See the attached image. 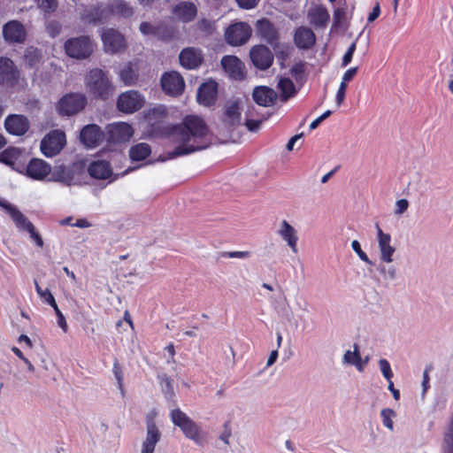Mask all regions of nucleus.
<instances>
[{"mask_svg": "<svg viewBox=\"0 0 453 453\" xmlns=\"http://www.w3.org/2000/svg\"><path fill=\"white\" fill-rule=\"evenodd\" d=\"M170 134L180 145L168 153L169 158L205 150L211 144L212 140V134L204 120L195 115L186 116L181 124L171 128Z\"/></svg>", "mask_w": 453, "mask_h": 453, "instance_id": "obj_1", "label": "nucleus"}, {"mask_svg": "<svg viewBox=\"0 0 453 453\" xmlns=\"http://www.w3.org/2000/svg\"><path fill=\"white\" fill-rule=\"evenodd\" d=\"M170 418L174 426H178L184 436L193 441L197 446L203 447L207 443V433L180 409H174L170 413Z\"/></svg>", "mask_w": 453, "mask_h": 453, "instance_id": "obj_2", "label": "nucleus"}, {"mask_svg": "<svg viewBox=\"0 0 453 453\" xmlns=\"http://www.w3.org/2000/svg\"><path fill=\"white\" fill-rule=\"evenodd\" d=\"M85 85L90 94L104 100L107 99L113 91V86L107 73L99 68L88 72L85 77Z\"/></svg>", "mask_w": 453, "mask_h": 453, "instance_id": "obj_3", "label": "nucleus"}, {"mask_svg": "<svg viewBox=\"0 0 453 453\" xmlns=\"http://www.w3.org/2000/svg\"><path fill=\"white\" fill-rule=\"evenodd\" d=\"M65 54L71 58L84 60L94 52L96 43L88 35L71 37L64 44Z\"/></svg>", "mask_w": 453, "mask_h": 453, "instance_id": "obj_4", "label": "nucleus"}, {"mask_svg": "<svg viewBox=\"0 0 453 453\" xmlns=\"http://www.w3.org/2000/svg\"><path fill=\"white\" fill-rule=\"evenodd\" d=\"M65 145V134L63 131L56 129L48 133L41 142V151L47 157L58 154Z\"/></svg>", "mask_w": 453, "mask_h": 453, "instance_id": "obj_5", "label": "nucleus"}, {"mask_svg": "<svg viewBox=\"0 0 453 453\" xmlns=\"http://www.w3.org/2000/svg\"><path fill=\"white\" fill-rule=\"evenodd\" d=\"M87 104V98L80 93H71L64 96L58 104L60 115L72 116L82 111Z\"/></svg>", "mask_w": 453, "mask_h": 453, "instance_id": "obj_6", "label": "nucleus"}, {"mask_svg": "<svg viewBox=\"0 0 453 453\" xmlns=\"http://www.w3.org/2000/svg\"><path fill=\"white\" fill-rule=\"evenodd\" d=\"M101 39L106 53L115 54L127 47L125 36L114 28L103 29Z\"/></svg>", "mask_w": 453, "mask_h": 453, "instance_id": "obj_7", "label": "nucleus"}, {"mask_svg": "<svg viewBox=\"0 0 453 453\" xmlns=\"http://www.w3.org/2000/svg\"><path fill=\"white\" fill-rule=\"evenodd\" d=\"M144 104V97L135 90H129L119 95L117 108L125 113H133L139 111Z\"/></svg>", "mask_w": 453, "mask_h": 453, "instance_id": "obj_8", "label": "nucleus"}, {"mask_svg": "<svg viewBox=\"0 0 453 453\" xmlns=\"http://www.w3.org/2000/svg\"><path fill=\"white\" fill-rule=\"evenodd\" d=\"M162 433L152 418L146 419V434L141 443V453H155L156 447L161 441Z\"/></svg>", "mask_w": 453, "mask_h": 453, "instance_id": "obj_9", "label": "nucleus"}, {"mask_svg": "<svg viewBox=\"0 0 453 453\" xmlns=\"http://www.w3.org/2000/svg\"><path fill=\"white\" fill-rule=\"evenodd\" d=\"M251 35V27L245 22L231 25L225 33L226 42L234 46L242 45Z\"/></svg>", "mask_w": 453, "mask_h": 453, "instance_id": "obj_10", "label": "nucleus"}, {"mask_svg": "<svg viewBox=\"0 0 453 453\" xmlns=\"http://www.w3.org/2000/svg\"><path fill=\"white\" fill-rule=\"evenodd\" d=\"M4 126L9 134L23 136L30 129V121L23 114H9L4 119Z\"/></svg>", "mask_w": 453, "mask_h": 453, "instance_id": "obj_11", "label": "nucleus"}, {"mask_svg": "<svg viewBox=\"0 0 453 453\" xmlns=\"http://www.w3.org/2000/svg\"><path fill=\"white\" fill-rule=\"evenodd\" d=\"M19 76L20 72L14 62L7 57H0V84L13 87Z\"/></svg>", "mask_w": 453, "mask_h": 453, "instance_id": "obj_12", "label": "nucleus"}, {"mask_svg": "<svg viewBox=\"0 0 453 453\" xmlns=\"http://www.w3.org/2000/svg\"><path fill=\"white\" fill-rule=\"evenodd\" d=\"M133 134V127L129 124L126 122H116L107 127L105 138L108 142H125L129 141Z\"/></svg>", "mask_w": 453, "mask_h": 453, "instance_id": "obj_13", "label": "nucleus"}, {"mask_svg": "<svg viewBox=\"0 0 453 453\" xmlns=\"http://www.w3.org/2000/svg\"><path fill=\"white\" fill-rule=\"evenodd\" d=\"M376 233L380 260L385 263L393 262L395 248L391 244V235L383 232L378 224H376Z\"/></svg>", "mask_w": 453, "mask_h": 453, "instance_id": "obj_14", "label": "nucleus"}, {"mask_svg": "<svg viewBox=\"0 0 453 453\" xmlns=\"http://www.w3.org/2000/svg\"><path fill=\"white\" fill-rule=\"evenodd\" d=\"M250 57L253 65L260 70L268 69L273 62L272 51L265 45H256L251 48Z\"/></svg>", "mask_w": 453, "mask_h": 453, "instance_id": "obj_15", "label": "nucleus"}, {"mask_svg": "<svg viewBox=\"0 0 453 453\" xmlns=\"http://www.w3.org/2000/svg\"><path fill=\"white\" fill-rule=\"evenodd\" d=\"M161 86L166 94L179 96L184 91L185 82L177 72H171L162 76Z\"/></svg>", "mask_w": 453, "mask_h": 453, "instance_id": "obj_16", "label": "nucleus"}, {"mask_svg": "<svg viewBox=\"0 0 453 453\" xmlns=\"http://www.w3.org/2000/svg\"><path fill=\"white\" fill-rule=\"evenodd\" d=\"M104 138V133L102 132L100 127L96 124H89L85 126L80 133L81 142L87 148H96L101 143Z\"/></svg>", "mask_w": 453, "mask_h": 453, "instance_id": "obj_17", "label": "nucleus"}, {"mask_svg": "<svg viewBox=\"0 0 453 453\" xmlns=\"http://www.w3.org/2000/svg\"><path fill=\"white\" fill-rule=\"evenodd\" d=\"M221 65L228 76L234 80L241 81L245 77L243 63L235 56H225L221 59Z\"/></svg>", "mask_w": 453, "mask_h": 453, "instance_id": "obj_18", "label": "nucleus"}, {"mask_svg": "<svg viewBox=\"0 0 453 453\" xmlns=\"http://www.w3.org/2000/svg\"><path fill=\"white\" fill-rule=\"evenodd\" d=\"M3 35L8 42L21 43L26 39L27 32L19 21L11 20L4 26Z\"/></svg>", "mask_w": 453, "mask_h": 453, "instance_id": "obj_19", "label": "nucleus"}, {"mask_svg": "<svg viewBox=\"0 0 453 453\" xmlns=\"http://www.w3.org/2000/svg\"><path fill=\"white\" fill-rule=\"evenodd\" d=\"M51 173V166L40 158H33L26 167V175L35 180H44Z\"/></svg>", "mask_w": 453, "mask_h": 453, "instance_id": "obj_20", "label": "nucleus"}, {"mask_svg": "<svg viewBox=\"0 0 453 453\" xmlns=\"http://www.w3.org/2000/svg\"><path fill=\"white\" fill-rule=\"evenodd\" d=\"M293 41L299 50H310L316 42V36L311 28L301 26L296 28Z\"/></svg>", "mask_w": 453, "mask_h": 453, "instance_id": "obj_21", "label": "nucleus"}, {"mask_svg": "<svg viewBox=\"0 0 453 453\" xmlns=\"http://www.w3.org/2000/svg\"><path fill=\"white\" fill-rule=\"evenodd\" d=\"M256 29L257 35L271 46H274L279 42L278 29L268 19L257 20Z\"/></svg>", "mask_w": 453, "mask_h": 453, "instance_id": "obj_22", "label": "nucleus"}, {"mask_svg": "<svg viewBox=\"0 0 453 453\" xmlns=\"http://www.w3.org/2000/svg\"><path fill=\"white\" fill-rule=\"evenodd\" d=\"M218 95V83L209 81L203 83L197 90V101L204 106H211L215 104Z\"/></svg>", "mask_w": 453, "mask_h": 453, "instance_id": "obj_23", "label": "nucleus"}, {"mask_svg": "<svg viewBox=\"0 0 453 453\" xmlns=\"http://www.w3.org/2000/svg\"><path fill=\"white\" fill-rule=\"evenodd\" d=\"M277 234L287 243L294 254L298 252L297 242L299 238L297 231L287 220L284 219L280 222Z\"/></svg>", "mask_w": 453, "mask_h": 453, "instance_id": "obj_24", "label": "nucleus"}, {"mask_svg": "<svg viewBox=\"0 0 453 453\" xmlns=\"http://www.w3.org/2000/svg\"><path fill=\"white\" fill-rule=\"evenodd\" d=\"M180 65L187 69H196L203 62L202 51L196 48L183 49L179 56Z\"/></svg>", "mask_w": 453, "mask_h": 453, "instance_id": "obj_25", "label": "nucleus"}, {"mask_svg": "<svg viewBox=\"0 0 453 453\" xmlns=\"http://www.w3.org/2000/svg\"><path fill=\"white\" fill-rule=\"evenodd\" d=\"M242 112L237 101H229L225 104L222 121L228 127H236L241 123Z\"/></svg>", "mask_w": 453, "mask_h": 453, "instance_id": "obj_26", "label": "nucleus"}, {"mask_svg": "<svg viewBox=\"0 0 453 453\" xmlns=\"http://www.w3.org/2000/svg\"><path fill=\"white\" fill-rule=\"evenodd\" d=\"M252 96L258 105L264 107L273 105L278 98L277 93L273 88L265 86L256 87Z\"/></svg>", "mask_w": 453, "mask_h": 453, "instance_id": "obj_27", "label": "nucleus"}, {"mask_svg": "<svg viewBox=\"0 0 453 453\" xmlns=\"http://www.w3.org/2000/svg\"><path fill=\"white\" fill-rule=\"evenodd\" d=\"M81 19L89 24L102 23L109 19L108 8L99 5L86 7L81 13Z\"/></svg>", "mask_w": 453, "mask_h": 453, "instance_id": "obj_28", "label": "nucleus"}, {"mask_svg": "<svg viewBox=\"0 0 453 453\" xmlns=\"http://www.w3.org/2000/svg\"><path fill=\"white\" fill-rule=\"evenodd\" d=\"M307 17L310 23L318 28L326 27L330 19L326 8L322 5H317L310 9Z\"/></svg>", "mask_w": 453, "mask_h": 453, "instance_id": "obj_29", "label": "nucleus"}, {"mask_svg": "<svg viewBox=\"0 0 453 453\" xmlns=\"http://www.w3.org/2000/svg\"><path fill=\"white\" fill-rule=\"evenodd\" d=\"M107 8L109 17L111 15H116L127 19L132 17L134 13V7L124 0H113L111 4H108Z\"/></svg>", "mask_w": 453, "mask_h": 453, "instance_id": "obj_30", "label": "nucleus"}, {"mask_svg": "<svg viewBox=\"0 0 453 453\" xmlns=\"http://www.w3.org/2000/svg\"><path fill=\"white\" fill-rule=\"evenodd\" d=\"M173 14L183 22H189L196 16V6L191 2H180L173 7Z\"/></svg>", "mask_w": 453, "mask_h": 453, "instance_id": "obj_31", "label": "nucleus"}, {"mask_svg": "<svg viewBox=\"0 0 453 453\" xmlns=\"http://www.w3.org/2000/svg\"><path fill=\"white\" fill-rule=\"evenodd\" d=\"M88 172L92 178L105 180L111 175V168L109 162L104 160H96L89 164Z\"/></svg>", "mask_w": 453, "mask_h": 453, "instance_id": "obj_32", "label": "nucleus"}, {"mask_svg": "<svg viewBox=\"0 0 453 453\" xmlns=\"http://www.w3.org/2000/svg\"><path fill=\"white\" fill-rule=\"evenodd\" d=\"M138 65L136 63L129 62L119 71V78L127 86L135 84L138 80Z\"/></svg>", "mask_w": 453, "mask_h": 453, "instance_id": "obj_33", "label": "nucleus"}, {"mask_svg": "<svg viewBox=\"0 0 453 453\" xmlns=\"http://www.w3.org/2000/svg\"><path fill=\"white\" fill-rule=\"evenodd\" d=\"M12 219L14 221L16 226L23 231L27 230H32V226H34L27 217H25L17 207L11 204L10 206H7V209L5 211Z\"/></svg>", "mask_w": 453, "mask_h": 453, "instance_id": "obj_34", "label": "nucleus"}, {"mask_svg": "<svg viewBox=\"0 0 453 453\" xmlns=\"http://www.w3.org/2000/svg\"><path fill=\"white\" fill-rule=\"evenodd\" d=\"M67 173L70 186L81 183L85 174V163L82 161L73 162L70 166H67Z\"/></svg>", "mask_w": 453, "mask_h": 453, "instance_id": "obj_35", "label": "nucleus"}, {"mask_svg": "<svg viewBox=\"0 0 453 453\" xmlns=\"http://www.w3.org/2000/svg\"><path fill=\"white\" fill-rule=\"evenodd\" d=\"M277 88L280 90V99L281 102H286L296 94L295 84L289 78H280Z\"/></svg>", "mask_w": 453, "mask_h": 453, "instance_id": "obj_36", "label": "nucleus"}, {"mask_svg": "<svg viewBox=\"0 0 453 453\" xmlns=\"http://www.w3.org/2000/svg\"><path fill=\"white\" fill-rule=\"evenodd\" d=\"M151 153V148L148 143L141 142L134 145L129 150V157L132 161L146 159Z\"/></svg>", "mask_w": 453, "mask_h": 453, "instance_id": "obj_37", "label": "nucleus"}, {"mask_svg": "<svg viewBox=\"0 0 453 453\" xmlns=\"http://www.w3.org/2000/svg\"><path fill=\"white\" fill-rule=\"evenodd\" d=\"M273 50L275 51V56L279 64L281 67L285 66V62L290 58L293 49L291 46L286 43H279L275 44Z\"/></svg>", "mask_w": 453, "mask_h": 453, "instance_id": "obj_38", "label": "nucleus"}, {"mask_svg": "<svg viewBox=\"0 0 453 453\" xmlns=\"http://www.w3.org/2000/svg\"><path fill=\"white\" fill-rule=\"evenodd\" d=\"M42 55L40 50L35 48H27L24 54V62L26 67H35L41 61Z\"/></svg>", "mask_w": 453, "mask_h": 453, "instance_id": "obj_39", "label": "nucleus"}, {"mask_svg": "<svg viewBox=\"0 0 453 453\" xmlns=\"http://www.w3.org/2000/svg\"><path fill=\"white\" fill-rule=\"evenodd\" d=\"M21 151L19 149L8 148L1 153L0 162L8 165H13L16 161H19Z\"/></svg>", "mask_w": 453, "mask_h": 453, "instance_id": "obj_40", "label": "nucleus"}, {"mask_svg": "<svg viewBox=\"0 0 453 453\" xmlns=\"http://www.w3.org/2000/svg\"><path fill=\"white\" fill-rule=\"evenodd\" d=\"M443 448L445 453H453V413L443 434Z\"/></svg>", "mask_w": 453, "mask_h": 453, "instance_id": "obj_41", "label": "nucleus"}, {"mask_svg": "<svg viewBox=\"0 0 453 453\" xmlns=\"http://www.w3.org/2000/svg\"><path fill=\"white\" fill-rule=\"evenodd\" d=\"M51 180L69 185V179L67 173V166L59 165L57 166L51 173Z\"/></svg>", "mask_w": 453, "mask_h": 453, "instance_id": "obj_42", "label": "nucleus"}, {"mask_svg": "<svg viewBox=\"0 0 453 453\" xmlns=\"http://www.w3.org/2000/svg\"><path fill=\"white\" fill-rule=\"evenodd\" d=\"M35 286L36 293L44 303L50 305L51 307L56 306L57 303L50 289H42L36 280H35Z\"/></svg>", "mask_w": 453, "mask_h": 453, "instance_id": "obj_43", "label": "nucleus"}, {"mask_svg": "<svg viewBox=\"0 0 453 453\" xmlns=\"http://www.w3.org/2000/svg\"><path fill=\"white\" fill-rule=\"evenodd\" d=\"M37 7L44 13L50 14L54 12L58 5V0H35Z\"/></svg>", "mask_w": 453, "mask_h": 453, "instance_id": "obj_44", "label": "nucleus"}, {"mask_svg": "<svg viewBox=\"0 0 453 453\" xmlns=\"http://www.w3.org/2000/svg\"><path fill=\"white\" fill-rule=\"evenodd\" d=\"M380 416L383 425L390 431L394 429L393 418L395 417V412L390 408L381 410Z\"/></svg>", "mask_w": 453, "mask_h": 453, "instance_id": "obj_45", "label": "nucleus"}, {"mask_svg": "<svg viewBox=\"0 0 453 453\" xmlns=\"http://www.w3.org/2000/svg\"><path fill=\"white\" fill-rule=\"evenodd\" d=\"M354 350H346L343 357H342V363L346 365H353L357 361L360 357V352L357 344H354Z\"/></svg>", "mask_w": 453, "mask_h": 453, "instance_id": "obj_46", "label": "nucleus"}, {"mask_svg": "<svg viewBox=\"0 0 453 453\" xmlns=\"http://www.w3.org/2000/svg\"><path fill=\"white\" fill-rule=\"evenodd\" d=\"M140 32L143 35H159L160 26H154L150 22L144 21L140 24Z\"/></svg>", "mask_w": 453, "mask_h": 453, "instance_id": "obj_47", "label": "nucleus"}, {"mask_svg": "<svg viewBox=\"0 0 453 453\" xmlns=\"http://www.w3.org/2000/svg\"><path fill=\"white\" fill-rule=\"evenodd\" d=\"M253 117V112L251 111H249L247 112V119L245 121V126L251 132H256L259 129L261 123L265 119H251Z\"/></svg>", "mask_w": 453, "mask_h": 453, "instance_id": "obj_48", "label": "nucleus"}, {"mask_svg": "<svg viewBox=\"0 0 453 453\" xmlns=\"http://www.w3.org/2000/svg\"><path fill=\"white\" fill-rule=\"evenodd\" d=\"M379 366H380V370L383 377L387 380H392L394 374H393L389 362L385 358H381L379 360Z\"/></svg>", "mask_w": 453, "mask_h": 453, "instance_id": "obj_49", "label": "nucleus"}, {"mask_svg": "<svg viewBox=\"0 0 453 453\" xmlns=\"http://www.w3.org/2000/svg\"><path fill=\"white\" fill-rule=\"evenodd\" d=\"M304 72L305 63L303 61L296 63L290 69V73L296 79V81L301 80L304 74Z\"/></svg>", "mask_w": 453, "mask_h": 453, "instance_id": "obj_50", "label": "nucleus"}, {"mask_svg": "<svg viewBox=\"0 0 453 453\" xmlns=\"http://www.w3.org/2000/svg\"><path fill=\"white\" fill-rule=\"evenodd\" d=\"M112 372L114 374L115 379L117 380L118 388L121 392H123V372L118 360H115L113 363Z\"/></svg>", "mask_w": 453, "mask_h": 453, "instance_id": "obj_51", "label": "nucleus"}, {"mask_svg": "<svg viewBox=\"0 0 453 453\" xmlns=\"http://www.w3.org/2000/svg\"><path fill=\"white\" fill-rule=\"evenodd\" d=\"M351 248L352 250L357 253V255L358 256V257L364 261L365 263L368 264V265H372V262L369 259L368 256L366 255L365 252L363 251V250L361 249V245L359 243L358 241L357 240H354L352 242H351Z\"/></svg>", "mask_w": 453, "mask_h": 453, "instance_id": "obj_52", "label": "nucleus"}, {"mask_svg": "<svg viewBox=\"0 0 453 453\" xmlns=\"http://www.w3.org/2000/svg\"><path fill=\"white\" fill-rule=\"evenodd\" d=\"M55 311V313H56V316H57V322H58V326L64 331V332H66L67 331V328H68V326H67V323H66V320H65V316L63 315V313L61 312V311L59 310L58 304H56V306H53L52 307Z\"/></svg>", "mask_w": 453, "mask_h": 453, "instance_id": "obj_53", "label": "nucleus"}, {"mask_svg": "<svg viewBox=\"0 0 453 453\" xmlns=\"http://www.w3.org/2000/svg\"><path fill=\"white\" fill-rule=\"evenodd\" d=\"M409 208V202L407 199H399L395 202V214L402 215Z\"/></svg>", "mask_w": 453, "mask_h": 453, "instance_id": "obj_54", "label": "nucleus"}, {"mask_svg": "<svg viewBox=\"0 0 453 453\" xmlns=\"http://www.w3.org/2000/svg\"><path fill=\"white\" fill-rule=\"evenodd\" d=\"M47 33L51 37H56L61 31V25L58 21H50L46 26Z\"/></svg>", "mask_w": 453, "mask_h": 453, "instance_id": "obj_55", "label": "nucleus"}, {"mask_svg": "<svg viewBox=\"0 0 453 453\" xmlns=\"http://www.w3.org/2000/svg\"><path fill=\"white\" fill-rule=\"evenodd\" d=\"M356 50V42H353L349 49L347 50V51L345 52L343 58H342V66H347L350 62H351V59L353 58V54Z\"/></svg>", "mask_w": 453, "mask_h": 453, "instance_id": "obj_56", "label": "nucleus"}, {"mask_svg": "<svg viewBox=\"0 0 453 453\" xmlns=\"http://www.w3.org/2000/svg\"><path fill=\"white\" fill-rule=\"evenodd\" d=\"M346 88L347 84L342 81L335 96V102L338 106L342 104L345 98Z\"/></svg>", "mask_w": 453, "mask_h": 453, "instance_id": "obj_57", "label": "nucleus"}, {"mask_svg": "<svg viewBox=\"0 0 453 453\" xmlns=\"http://www.w3.org/2000/svg\"><path fill=\"white\" fill-rule=\"evenodd\" d=\"M238 5L245 10H250L257 6L259 0H235Z\"/></svg>", "mask_w": 453, "mask_h": 453, "instance_id": "obj_58", "label": "nucleus"}, {"mask_svg": "<svg viewBox=\"0 0 453 453\" xmlns=\"http://www.w3.org/2000/svg\"><path fill=\"white\" fill-rule=\"evenodd\" d=\"M27 232L29 233L30 238L38 247L42 248L43 246V241L40 234L35 231L34 226H32V230H27Z\"/></svg>", "mask_w": 453, "mask_h": 453, "instance_id": "obj_59", "label": "nucleus"}, {"mask_svg": "<svg viewBox=\"0 0 453 453\" xmlns=\"http://www.w3.org/2000/svg\"><path fill=\"white\" fill-rule=\"evenodd\" d=\"M27 232L29 233L30 238L38 247L42 248L43 246V241L40 234L35 231L34 226H32V230H27Z\"/></svg>", "mask_w": 453, "mask_h": 453, "instance_id": "obj_60", "label": "nucleus"}, {"mask_svg": "<svg viewBox=\"0 0 453 453\" xmlns=\"http://www.w3.org/2000/svg\"><path fill=\"white\" fill-rule=\"evenodd\" d=\"M27 232L29 233L30 238L38 247L42 248L43 246V241L40 234L35 231L34 226H32V230H27Z\"/></svg>", "mask_w": 453, "mask_h": 453, "instance_id": "obj_61", "label": "nucleus"}, {"mask_svg": "<svg viewBox=\"0 0 453 453\" xmlns=\"http://www.w3.org/2000/svg\"><path fill=\"white\" fill-rule=\"evenodd\" d=\"M380 14V4L377 3L375 4V6L372 8V12L369 13L368 18H367V22L368 23L373 22L376 19L379 18Z\"/></svg>", "mask_w": 453, "mask_h": 453, "instance_id": "obj_62", "label": "nucleus"}, {"mask_svg": "<svg viewBox=\"0 0 453 453\" xmlns=\"http://www.w3.org/2000/svg\"><path fill=\"white\" fill-rule=\"evenodd\" d=\"M357 72V67H351V68L348 69L344 73L342 81L347 84V82L350 81L353 79V77L356 75Z\"/></svg>", "mask_w": 453, "mask_h": 453, "instance_id": "obj_63", "label": "nucleus"}, {"mask_svg": "<svg viewBox=\"0 0 453 453\" xmlns=\"http://www.w3.org/2000/svg\"><path fill=\"white\" fill-rule=\"evenodd\" d=\"M345 16V11L342 8H337L334 12V25H338L341 23L342 19Z\"/></svg>", "mask_w": 453, "mask_h": 453, "instance_id": "obj_64", "label": "nucleus"}]
</instances>
